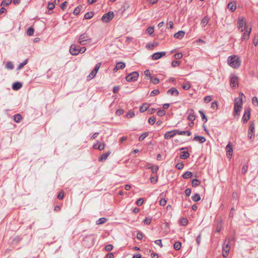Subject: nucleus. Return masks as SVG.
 Here are the masks:
<instances>
[{
    "label": "nucleus",
    "instance_id": "obj_28",
    "mask_svg": "<svg viewBox=\"0 0 258 258\" xmlns=\"http://www.w3.org/2000/svg\"><path fill=\"white\" fill-rule=\"evenodd\" d=\"M189 156V154L187 151L182 152L180 153V157L182 159H186Z\"/></svg>",
    "mask_w": 258,
    "mask_h": 258
},
{
    "label": "nucleus",
    "instance_id": "obj_31",
    "mask_svg": "<svg viewBox=\"0 0 258 258\" xmlns=\"http://www.w3.org/2000/svg\"><path fill=\"white\" fill-rule=\"evenodd\" d=\"M174 248L176 250H179L181 247V243L180 242L177 241L174 243Z\"/></svg>",
    "mask_w": 258,
    "mask_h": 258
},
{
    "label": "nucleus",
    "instance_id": "obj_49",
    "mask_svg": "<svg viewBox=\"0 0 258 258\" xmlns=\"http://www.w3.org/2000/svg\"><path fill=\"white\" fill-rule=\"evenodd\" d=\"M147 32L148 33H149L150 35H152L154 32V29L153 27H149L147 29Z\"/></svg>",
    "mask_w": 258,
    "mask_h": 258
},
{
    "label": "nucleus",
    "instance_id": "obj_40",
    "mask_svg": "<svg viewBox=\"0 0 258 258\" xmlns=\"http://www.w3.org/2000/svg\"><path fill=\"white\" fill-rule=\"evenodd\" d=\"M200 181L198 179H195L192 181V185L193 187H196L199 185Z\"/></svg>",
    "mask_w": 258,
    "mask_h": 258
},
{
    "label": "nucleus",
    "instance_id": "obj_35",
    "mask_svg": "<svg viewBox=\"0 0 258 258\" xmlns=\"http://www.w3.org/2000/svg\"><path fill=\"white\" fill-rule=\"evenodd\" d=\"M126 116L127 118H132L135 116V112L132 110H130L126 113Z\"/></svg>",
    "mask_w": 258,
    "mask_h": 258
},
{
    "label": "nucleus",
    "instance_id": "obj_6",
    "mask_svg": "<svg viewBox=\"0 0 258 258\" xmlns=\"http://www.w3.org/2000/svg\"><path fill=\"white\" fill-rule=\"evenodd\" d=\"M139 77V74L137 72H133L130 74L126 77V80L128 82L135 81Z\"/></svg>",
    "mask_w": 258,
    "mask_h": 258
},
{
    "label": "nucleus",
    "instance_id": "obj_12",
    "mask_svg": "<svg viewBox=\"0 0 258 258\" xmlns=\"http://www.w3.org/2000/svg\"><path fill=\"white\" fill-rule=\"evenodd\" d=\"M226 155L228 158L230 159L231 158V156H232L233 153V149L231 146V144L230 143L228 144V145L226 146Z\"/></svg>",
    "mask_w": 258,
    "mask_h": 258
},
{
    "label": "nucleus",
    "instance_id": "obj_2",
    "mask_svg": "<svg viewBox=\"0 0 258 258\" xmlns=\"http://www.w3.org/2000/svg\"><path fill=\"white\" fill-rule=\"evenodd\" d=\"M244 96V94L242 93H240L239 94V97L235 99L234 103V115L238 116L240 114V112L241 108H242V97Z\"/></svg>",
    "mask_w": 258,
    "mask_h": 258
},
{
    "label": "nucleus",
    "instance_id": "obj_48",
    "mask_svg": "<svg viewBox=\"0 0 258 258\" xmlns=\"http://www.w3.org/2000/svg\"><path fill=\"white\" fill-rule=\"evenodd\" d=\"M28 62V60L26 59L25 61H24L23 62L21 63L19 66L18 67V70H21L23 68V67L25 66Z\"/></svg>",
    "mask_w": 258,
    "mask_h": 258
},
{
    "label": "nucleus",
    "instance_id": "obj_14",
    "mask_svg": "<svg viewBox=\"0 0 258 258\" xmlns=\"http://www.w3.org/2000/svg\"><path fill=\"white\" fill-rule=\"evenodd\" d=\"M230 84L232 87H235L238 85V78L235 76H232L230 78Z\"/></svg>",
    "mask_w": 258,
    "mask_h": 258
},
{
    "label": "nucleus",
    "instance_id": "obj_42",
    "mask_svg": "<svg viewBox=\"0 0 258 258\" xmlns=\"http://www.w3.org/2000/svg\"><path fill=\"white\" fill-rule=\"evenodd\" d=\"M148 169H151L153 173H155L157 172V171L158 170L159 167L158 165H155L153 167L152 166L151 167H148Z\"/></svg>",
    "mask_w": 258,
    "mask_h": 258
},
{
    "label": "nucleus",
    "instance_id": "obj_26",
    "mask_svg": "<svg viewBox=\"0 0 258 258\" xmlns=\"http://www.w3.org/2000/svg\"><path fill=\"white\" fill-rule=\"evenodd\" d=\"M209 20V19L207 17H204L201 22L202 26L203 27H205L208 23Z\"/></svg>",
    "mask_w": 258,
    "mask_h": 258
},
{
    "label": "nucleus",
    "instance_id": "obj_29",
    "mask_svg": "<svg viewBox=\"0 0 258 258\" xmlns=\"http://www.w3.org/2000/svg\"><path fill=\"white\" fill-rule=\"evenodd\" d=\"M22 119V117L19 114H16L14 116V120L16 122H19Z\"/></svg>",
    "mask_w": 258,
    "mask_h": 258
},
{
    "label": "nucleus",
    "instance_id": "obj_34",
    "mask_svg": "<svg viewBox=\"0 0 258 258\" xmlns=\"http://www.w3.org/2000/svg\"><path fill=\"white\" fill-rule=\"evenodd\" d=\"M192 199L195 202H198L201 200V197L198 194H196L192 196Z\"/></svg>",
    "mask_w": 258,
    "mask_h": 258
},
{
    "label": "nucleus",
    "instance_id": "obj_17",
    "mask_svg": "<svg viewBox=\"0 0 258 258\" xmlns=\"http://www.w3.org/2000/svg\"><path fill=\"white\" fill-rule=\"evenodd\" d=\"M189 115L188 116V119L190 121H193L196 119V116L194 114V111L193 109H191L188 110Z\"/></svg>",
    "mask_w": 258,
    "mask_h": 258
},
{
    "label": "nucleus",
    "instance_id": "obj_46",
    "mask_svg": "<svg viewBox=\"0 0 258 258\" xmlns=\"http://www.w3.org/2000/svg\"><path fill=\"white\" fill-rule=\"evenodd\" d=\"M14 67L13 63L11 61L8 62L6 64V67L8 69H13Z\"/></svg>",
    "mask_w": 258,
    "mask_h": 258
},
{
    "label": "nucleus",
    "instance_id": "obj_57",
    "mask_svg": "<svg viewBox=\"0 0 258 258\" xmlns=\"http://www.w3.org/2000/svg\"><path fill=\"white\" fill-rule=\"evenodd\" d=\"M167 28L169 29H172L173 27V23L172 21H169L166 24Z\"/></svg>",
    "mask_w": 258,
    "mask_h": 258
},
{
    "label": "nucleus",
    "instance_id": "obj_25",
    "mask_svg": "<svg viewBox=\"0 0 258 258\" xmlns=\"http://www.w3.org/2000/svg\"><path fill=\"white\" fill-rule=\"evenodd\" d=\"M22 87V84L20 82H15L12 85V88L14 90H18Z\"/></svg>",
    "mask_w": 258,
    "mask_h": 258
},
{
    "label": "nucleus",
    "instance_id": "obj_27",
    "mask_svg": "<svg viewBox=\"0 0 258 258\" xmlns=\"http://www.w3.org/2000/svg\"><path fill=\"white\" fill-rule=\"evenodd\" d=\"M110 153L109 152H108V153H106L103 154L99 158V161H102L105 160L107 158L108 156L109 155Z\"/></svg>",
    "mask_w": 258,
    "mask_h": 258
},
{
    "label": "nucleus",
    "instance_id": "obj_44",
    "mask_svg": "<svg viewBox=\"0 0 258 258\" xmlns=\"http://www.w3.org/2000/svg\"><path fill=\"white\" fill-rule=\"evenodd\" d=\"M156 122V117L155 116H152L148 119V122L150 124H154Z\"/></svg>",
    "mask_w": 258,
    "mask_h": 258
},
{
    "label": "nucleus",
    "instance_id": "obj_47",
    "mask_svg": "<svg viewBox=\"0 0 258 258\" xmlns=\"http://www.w3.org/2000/svg\"><path fill=\"white\" fill-rule=\"evenodd\" d=\"M158 43H154L152 44H147L146 45V47L150 49H153L154 47L157 46Z\"/></svg>",
    "mask_w": 258,
    "mask_h": 258
},
{
    "label": "nucleus",
    "instance_id": "obj_62",
    "mask_svg": "<svg viewBox=\"0 0 258 258\" xmlns=\"http://www.w3.org/2000/svg\"><path fill=\"white\" fill-rule=\"evenodd\" d=\"M182 54L181 53H177L174 55V57L176 59H180L182 58Z\"/></svg>",
    "mask_w": 258,
    "mask_h": 258
},
{
    "label": "nucleus",
    "instance_id": "obj_24",
    "mask_svg": "<svg viewBox=\"0 0 258 258\" xmlns=\"http://www.w3.org/2000/svg\"><path fill=\"white\" fill-rule=\"evenodd\" d=\"M227 7L229 10L233 12L236 8V5L235 2H231L228 4Z\"/></svg>",
    "mask_w": 258,
    "mask_h": 258
},
{
    "label": "nucleus",
    "instance_id": "obj_51",
    "mask_svg": "<svg viewBox=\"0 0 258 258\" xmlns=\"http://www.w3.org/2000/svg\"><path fill=\"white\" fill-rule=\"evenodd\" d=\"M151 221L152 219L150 218H146L144 220V224L146 225H149L151 223Z\"/></svg>",
    "mask_w": 258,
    "mask_h": 258
},
{
    "label": "nucleus",
    "instance_id": "obj_11",
    "mask_svg": "<svg viewBox=\"0 0 258 258\" xmlns=\"http://www.w3.org/2000/svg\"><path fill=\"white\" fill-rule=\"evenodd\" d=\"M166 55V52L163 51V52H156L152 54V59L153 60H157L162 57Z\"/></svg>",
    "mask_w": 258,
    "mask_h": 258
},
{
    "label": "nucleus",
    "instance_id": "obj_23",
    "mask_svg": "<svg viewBox=\"0 0 258 258\" xmlns=\"http://www.w3.org/2000/svg\"><path fill=\"white\" fill-rule=\"evenodd\" d=\"M194 140L198 141L201 143H203L206 141V139L204 137L200 136H195L194 139Z\"/></svg>",
    "mask_w": 258,
    "mask_h": 258
},
{
    "label": "nucleus",
    "instance_id": "obj_8",
    "mask_svg": "<svg viewBox=\"0 0 258 258\" xmlns=\"http://www.w3.org/2000/svg\"><path fill=\"white\" fill-rule=\"evenodd\" d=\"M70 52L72 55H77L80 53L79 46L72 44L70 46Z\"/></svg>",
    "mask_w": 258,
    "mask_h": 258
},
{
    "label": "nucleus",
    "instance_id": "obj_13",
    "mask_svg": "<svg viewBox=\"0 0 258 258\" xmlns=\"http://www.w3.org/2000/svg\"><path fill=\"white\" fill-rule=\"evenodd\" d=\"M254 128V123L253 122H251L249 125V131L248 133V137L250 139H251L253 137Z\"/></svg>",
    "mask_w": 258,
    "mask_h": 258
},
{
    "label": "nucleus",
    "instance_id": "obj_9",
    "mask_svg": "<svg viewBox=\"0 0 258 258\" xmlns=\"http://www.w3.org/2000/svg\"><path fill=\"white\" fill-rule=\"evenodd\" d=\"M250 115V110L249 108H246L244 110V113L242 116V121L243 123H246L249 120Z\"/></svg>",
    "mask_w": 258,
    "mask_h": 258
},
{
    "label": "nucleus",
    "instance_id": "obj_7",
    "mask_svg": "<svg viewBox=\"0 0 258 258\" xmlns=\"http://www.w3.org/2000/svg\"><path fill=\"white\" fill-rule=\"evenodd\" d=\"M229 242V241L227 242L225 241L223 243L222 255L224 257H226L228 256V252L230 250Z\"/></svg>",
    "mask_w": 258,
    "mask_h": 258
},
{
    "label": "nucleus",
    "instance_id": "obj_58",
    "mask_svg": "<svg viewBox=\"0 0 258 258\" xmlns=\"http://www.w3.org/2000/svg\"><path fill=\"white\" fill-rule=\"evenodd\" d=\"M247 169H248L247 165H243L242 168V170H241L242 173L244 174L247 172Z\"/></svg>",
    "mask_w": 258,
    "mask_h": 258
},
{
    "label": "nucleus",
    "instance_id": "obj_32",
    "mask_svg": "<svg viewBox=\"0 0 258 258\" xmlns=\"http://www.w3.org/2000/svg\"><path fill=\"white\" fill-rule=\"evenodd\" d=\"M107 221V219L105 218H101L96 221V224L100 225L105 223Z\"/></svg>",
    "mask_w": 258,
    "mask_h": 258
},
{
    "label": "nucleus",
    "instance_id": "obj_61",
    "mask_svg": "<svg viewBox=\"0 0 258 258\" xmlns=\"http://www.w3.org/2000/svg\"><path fill=\"white\" fill-rule=\"evenodd\" d=\"M182 88L184 90H188L190 88V85L189 83H186L182 85Z\"/></svg>",
    "mask_w": 258,
    "mask_h": 258
},
{
    "label": "nucleus",
    "instance_id": "obj_19",
    "mask_svg": "<svg viewBox=\"0 0 258 258\" xmlns=\"http://www.w3.org/2000/svg\"><path fill=\"white\" fill-rule=\"evenodd\" d=\"M222 228V222L221 220L217 221L215 226V232L219 233Z\"/></svg>",
    "mask_w": 258,
    "mask_h": 258
},
{
    "label": "nucleus",
    "instance_id": "obj_41",
    "mask_svg": "<svg viewBox=\"0 0 258 258\" xmlns=\"http://www.w3.org/2000/svg\"><path fill=\"white\" fill-rule=\"evenodd\" d=\"M150 80L154 84H157L159 83V79L157 78H152L150 76Z\"/></svg>",
    "mask_w": 258,
    "mask_h": 258
},
{
    "label": "nucleus",
    "instance_id": "obj_21",
    "mask_svg": "<svg viewBox=\"0 0 258 258\" xmlns=\"http://www.w3.org/2000/svg\"><path fill=\"white\" fill-rule=\"evenodd\" d=\"M168 93L170 94L171 95H175L176 96L178 95V91L175 88H171L168 91Z\"/></svg>",
    "mask_w": 258,
    "mask_h": 258
},
{
    "label": "nucleus",
    "instance_id": "obj_52",
    "mask_svg": "<svg viewBox=\"0 0 258 258\" xmlns=\"http://www.w3.org/2000/svg\"><path fill=\"white\" fill-rule=\"evenodd\" d=\"M165 111L164 110H159L157 111V114L158 116H162L165 114Z\"/></svg>",
    "mask_w": 258,
    "mask_h": 258
},
{
    "label": "nucleus",
    "instance_id": "obj_18",
    "mask_svg": "<svg viewBox=\"0 0 258 258\" xmlns=\"http://www.w3.org/2000/svg\"><path fill=\"white\" fill-rule=\"evenodd\" d=\"M125 67V64L124 62H119L116 64L115 68L113 70V71L116 72L117 70H118L119 69H123Z\"/></svg>",
    "mask_w": 258,
    "mask_h": 258
},
{
    "label": "nucleus",
    "instance_id": "obj_20",
    "mask_svg": "<svg viewBox=\"0 0 258 258\" xmlns=\"http://www.w3.org/2000/svg\"><path fill=\"white\" fill-rule=\"evenodd\" d=\"M185 32L183 31H179L174 35V37L177 39H181L184 36Z\"/></svg>",
    "mask_w": 258,
    "mask_h": 258
},
{
    "label": "nucleus",
    "instance_id": "obj_36",
    "mask_svg": "<svg viewBox=\"0 0 258 258\" xmlns=\"http://www.w3.org/2000/svg\"><path fill=\"white\" fill-rule=\"evenodd\" d=\"M34 30L33 28L30 27L27 31V34L28 36H32L34 34Z\"/></svg>",
    "mask_w": 258,
    "mask_h": 258
},
{
    "label": "nucleus",
    "instance_id": "obj_56",
    "mask_svg": "<svg viewBox=\"0 0 258 258\" xmlns=\"http://www.w3.org/2000/svg\"><path fill=\"white\" fill-rule=\"evenodd\" d=\"M252 103L258 106V100H257V98L256 97H253L252 99Z\"/></svg>",
    "mask_w": 258,
    "mask_h": 258
},
{
    "label": "nucleus",
    "instance_id": "obj_30",
    "mask_svg": "<svg viewBox=\"0 0 258 258\" xmlns=\"http://www.w3.org/2000/svg\"><path fill=\"white\" fill-rule=\"evenodd\" d=\"M177 134L179 135H187L188 136H190L191 134L190 132L189 131H179L178 130Z\"/></svg>",
    "mask_w": 258,
    "mask_h": 258
},
{
    "label": "nucleus",
    "instance_id": "obj_4",
    "mask_svg": "<svg viewBox=\"0 0 258 258\" xmlns=\"http://www.w3.org/2000/svg\"><path fill=\"white\" fill-rule=\"evenodd\" d=\"M237 27L240 32L245 31L248 27L246 26V21L244 17L239 18L237 21Z\"/></svg>",
    "mask_w": 258,
    "mask_h": 258
},
{
    "label": "nucleus",
    "instance_id": "obj_37",
    "mask_svg": "<svg viewBox=\"0 0 258 258\" xmlns=\"http://www.w3.org/2000/svg\"><path fill=\"white\" fill-rule=\"evenodd\" d=\"M192 174L190 171H186L182 175L183 177L185 179L188 178L192 176Z\"/></svg>",
    "mask_w": 258,
    "mask_h": 258
},
{
    "label": "nucleus",
    "instance_id": "obj_45",
    "mask_svg": "<svg viewBox=\"0 0 258 258\" xmlns=\"http://www.w3.org/2000/svg\"><path fill=\"white\" fill-rule=\"evenodd\" d=\"M81 8H82V7H80V6L78 7L77 8H76L74 10V12H73L74 14L75 15H78L80 13V12H81Z\"/></svg>",
    "mask_w": 258,
    "mask_h": 258
},
{
    "label": "nucleus",
    "instance_id": "obj_43",
    "mask_svg": "<svg viewBox=\"0 0 258 258\" xmlns=\"http://www.w3.org/2000/svg\"><path fill=\"white\" fill-rule=\"evenodd\" d=\"M96 72L94 71L93 70L92 72L90 73V74L88 75V78L89 79H92L96 76Z\"/></svg>",
    "mask_w": 258,
    "mask_h": 258
},
{
    "label": "nucleus",
    "instance_id": "obj_63",
    "mask_svg": "<svg viewBox=\"0 0 258 258\" xmlns=\"http://www.w3.org/2000/svg\"><path fill=\"white\" fill-rule=\"evenodd\" d=\"M54 4L52 3H49L48 4L47 8L49 10H52L54 8Z\"/></svg>",
    "mask_w": 258,
    "mask_h": 258
},
{
    "label": "nucleus",
    "instance_id": "obj_16",
    "mask_svg": "<svg viewBox=\"0 0 258 258\" xmlns=\"http://www.w3.org/2000/svg\"><path fill=\"white\" fill-rule=\"evenodd\" d=\"M105 146V144L104 143H100L99 144H95L93 146V148L94 149H97L100 151L103 150Z\"/></svg>",
    "mask_w": 258,
    "mask_h": 258
},
{
    "label": "nucleus",
    "instance_id": "obj_10",
    "mask_svg": "<svg viewBox=\"0 0 258 258\" xmlns=\"http://www.w3.org/2000/svg\"><path fill=\"white\" fill-rule=\"evenodd\" d=\"M178 130H174L171 131H169L167 133H166L164 135V138L166 139H170L171 138L175 136L176 134H177Z\"/></svg>",
    "mask_w": 258,
    "mask_h": 258
},
{
    "label": "nucleus",
    "instance_id": "obj_5",
    "mask_svg": "<svg viewBox=\"0 0 258 258\" xmlns=\"http://www.w3.org/2000/svg\"><path fill=\"white\" fill-rule=\"evenodd\" d=\"M114 17V13L113 12H109L107 14H105L102 17L101 20L104 23L110 22Z\"/></svg>",
    "mask_w": 258,
    "mask_h": 258
},
{
    "label": "nucleus",
    "instance_id": "obj_39",
    "mask_svg": "<svg viewBox=\"0 0 258 258\" xmlns=\"http://www.w3.org/2000/svg\"><path fill=\"white\" fill-rule=\"evenodd\" d=\"M180 224L183 226H186L188 224V220L185 218H182L180 220Z\"/></svg>",
    "mask_w": 258,
    "mask_h": 258
},
{
    "label": "nucleus",
    "instance_id": "obj_38",
    "mask_svg": "<svg viewBox=\"0 0 258 258\" xmlns=\"http://www.w3.org/2000/svg\"><path fill=\"white\" fill-rule=\"evenodd\" d=\"M148 136V133L146 132L143 134H142L139 138V140L140 141H142L143 140L145 139L146 137H147Z\"/></svg>",
    "mask_w": 258,
    "mask_h": 258
},
{
    "label": "nucleus",
    "instance_id": "obj_33",
    "mask_svg": "<svg viewBox=\"0 0 258 258\" xmlns=\"http://www.w3.org/2000/svg\"><path fill=\"white\" fill-rule=\"evenodd\" d=\"M94 15V13L93 12H90L86 13L85 14L84 17L86 19H89L91 18Z\"/></svg>",
    "mask_w": 258,
    "mask_h": 258
},
{
    "label": "nucleus",
    "instance_id": "obj_15",
    "mask_svg": "<svg viewBox=\"0 0 258 258\" xmlns=\"http://www.w3.org/2000/svg\"><path fill=\"white\" fill-rule=\"evenodd\" d=\"M251 32V28H247L241 38L242 41L247 40Z\"/></svg>",
    "mask_w": 258,
    "mask_h": 258
},
{
    "label": "nucleus",
    "instance_id": "obj_22",
    "mask_svg": "<svg viewBox=\"0 0 258 258\" xmlns=\"http://www.w3.org/2000/svg\"><path fill=\"white\" fill-rule=\"evenodd\" d=\"M150 104L145 103L140 107V111L141 112H144L145 111L148 110Z\"/></svg>",
    "mask_w": 258,
    "mask_h": 258
},
{
    "label": "nucleus",
    "instance_id": "obj_55",
    "mask_svg": "<svg viewBox=\"0 0 258 258\" xmlns=\"http://www.w3.org/2000/svg\"><path fill=\"white\" fill-rule=\"evenodd\" d=\"M101 64V62H99V63H97L95 67V68L93 69V70L94 71L96 72L97 73L99 69L100 68Z\"/></svg>",
    "mask_w": 258,
    "mask_h": 258
},
{
    "label": "nucleus",
    "instance_id": "obj_1",
    "mask_svg": "<svg viewBox=\"0 0 258 258\" xmlns=\"http://www.w3.org/2000/svg\"><path fill=\"white\" fill-rule=\"evenodd\" d=\"M241 62L239 57L236 55H230L227 59L228 65L234 69L238 68L240 66Z\"/></svg>",
    "mask_w": 258,
    "mask_h": 258
},
{
    "label": "nucleus",
    "instance_id": "obj_60",
    "mask_svg": "<svg viewBox=\"0 0 258 258\" xmlns=\"http://www.w3.org/2000/svg\"><path fill=\"white\" fill-rule=\"evenodd\" d=\"M180 64V62L177 60L173 61L171 63V65L173 67H176L178 66Z\"/></svg>",
    "mask_w": 258,
    "mask_h": 258
},
{
    "label": "nucleus",
    "instance_id": "obj_54",
    "mask_svg": "<svg viewBox=\"0 0 258 258\" xmlns=\"http://www.w3.org/2000/svg\"><path fill=\"white\" fill-rule=\"evenodd\" d=\"M12 0H4L2 3V5L7 6L11 4Z\"/></svg>",
    "mask_w": 258,
    "mask_h": 258
},
{
    "label": "nucleus",
    "instance_id": "obj_53",
    "mask_svg": "<svg viewBox=\"0 0 258 258\" xmlns=\"http://www.w3.org/2000/svg\"><path fill=\"white\" fill-rule=\"evenodd\" d=\"M199 113H200V115H201V116L202 118L203 119H205V122H207V120H208V119H207V118H206V116H205V114L204 113V112H203L202 111L200 110V111H199Z\"/></svg>",
    "mask_w": 258,
    "mask_h": 258
},
{
    "label": "nucleus",
    "instance_id": "obj_64",
    "mask_svg": "<svg viewBox=\"0 0 258 258\" xmlns=\"http://www.w3.org/2000/svg\"><path fill=\"white\" fill-rule=\"evenodd\" d=\"M113 248V246L111 244H108L105 246V249L106 251H110Z\"/></svg>",
    "mask_w": 258,
    "mask_h": 258
},
{
    "label": "nucleus",
    "instance_id": "obj_59",
    "mask_svg": "<svg viewBox=\"0 0 258 258\" xmlns=\"http://www.w3.org/2000/svg\"><path fill=\"white\" fill-rule=\"evenodd\" d=\"M212 100L211 96H207L204 98V102L205 103H209Z\"/></svg>",
    "mask_w": 258,
    "mask_h": 258
},
{
    "label": "nucleus",
    "instance_id": "obj_50",
    "mask_svg": "<svg viewBox=\"0 0 258 258\" xmlns=\"http://www.w3.org/2000/svg\"><path fill=\"white\" fill-rule=\"evenodd\" d=\"M211 108L214 110H216L218 108V103L217 101H214L212 103Z\"/></svg>",
    "mask_w": 258,
    "mask_h": 258
},
{
    "label": "nucleus",
    "instance_id": "obj_3",
    "mask_svg": "<svg viewBox=\"0 0 258 258\" xmlns=\"http://www.w3.org/2000/svg\"><path fill=\"white\" fill-rule=\"evenodd\" d=\"M91 42V39L88 34L84 33L79 38V43L82 45H85Z\"/></svg>",
    "mask_w": 258,
    "mask_h": 258
}]
</instances>
